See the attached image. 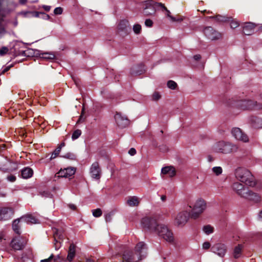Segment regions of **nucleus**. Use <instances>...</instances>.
<instances>
[{"mask_svg":"<svg viewBox=\"0 0 262 262\" xmlns=\"http://www.w3.org/2000/svg\"><path fill=\"white\" fill-rule=\"evenodd\" d=\"M141 224L144 228L155 231L165 241L170 243L173 241L174 237L171 231L165 225L158 224L155 220L147 217H144L141 221Z\"/></svg>","mask_w":262,"mask_h":262,"instance_id":"obj_1","label":"nucleus"},{"mask_svg":"<svg viewBox=\"0 0 262 262\" xmlns=\"http://www.w3.org/2000/svg\"><path fill=\"white\" fill-rule=\"evenodd\" d=\"M238 148L237 145L223 140L216 142L212 146V150L214 151L223 154L235 152L237 151Z\"/></svg>","mask_w":262,"mask_h":262,"instance_id":"obj_2","label":"nucleus"},{"mask_svg":"<svg viewBox=\"0 0 262 262\" xmlns=\"http://www.w3.org/2000/svg\"><path fill=\"white\" fill-rule=\"evenodd\" d=\"M235 176L237 180L250 186L253 187L256 184L253 176L246 168H237L235 171Z\"/></svg>","mask_w":262,"mask_h":262,"instance_id":"obj_3","label":"nucleus"},{"mask_svg":"<svg viewBox=\"0 0 262 262\" xmlns=\"http://www.w3.org/2000/svg\"><path fill=\"white\" fill-rule=\"evenodd\" d=\"M189 207L192 209L191 217L196 219L206 209L207 203L204 199L199 198L195 201L192 207L191 205Z\"/></svg>","mask_w":262,"mask_h":262,"instance_id":"obj_4","label":"nucleus"},{"mask_svg":"<svg viewBox=\"0 0 262 262\" xmlns=\"http://www.w3.org/2000/svg\"><path fill=\"white\" fill-rule=\"evenodd\" d=\"M147 250L146 245L143 242H140L136 245L135 248V253H133V254L136 259L140 260L146 257Z\"/></svg>","mask_w":262,"mask_h":262,"instance_id":"obj_5","label":"nucleus"},{"mask_svg":"<svg viewBox=\"0 0 262 262\" xmlns=\"http://www.w3.org/2000/svg\"><path fill=\"white\" fill-rule=\"evenodd\" d=\"M189 214L187 211H182L178 212L174 219V224L179 227L184 226L188 222Z\"/></svg>","mask_w":262,"mask_h":262,"instance_id":"obj_6","label":"nucleus"},{"mask_svg":"<svg viewBox=\"0 0 262 262\" xmlns=\"http://www.w3.org/2000/svg\"><path fill=\"white\" fill-rule=\"evenodd\" d=\"M234 106L241 110H253L254 101L251 100H240L236 101Z\"/></svg>","mask_w":262,"mask_h":262,"instance_id":"obj_7","label":"nucleus"},{"mask_svg":"<svg viewBox=\"0 0 262 262\" xmlns=\"http://www.w3.org/2000/svg\"><path fill=\"white\" fill-rule=\"evenodd\" d=\"M27 240L23 237H15L13 238L11 242V247L15 250H21L26 246Z\"/></svg>","mask_w":262,"mask_h":262,"instance_id":"obj_8","label":"nucleus"},{"mask_svg":"<svg viewBox=\"0 0 262 262\" xmlns=\"http://www.w3.org/2000/svg\"><path fill=\"white\" fill-rule=\"evenodd\" d=\"M159 3H156L152 1H146L143 4V13L145 15H154L156 12V6Z\"/></svg>","mask_w":262,"mask_h":262,"instance_id":"obj_9","label":"nucleus"},{"mask_svg":"<svg viewBox=\"0 0 262 262\" xmlns=\"http://www.w3.org/2000/svg\"><path fill=\"white\" fill-rule=\"evenodd\" d=\"M203 33L209 39L211 40L219 39L222 37L221 34L211 27H206L203 30Z\"/></svg>","mask_w":262,"mask_h":262,"instance_id":"obj_10","label":"nucleus"},{"mask_svg":"<svg viewBox=\"0 0 262 262\" xmlns=\"http://www.w3.org/2000/svg\"><path fill=\"white\" fill-rule=\"evenodd\" d=\"M90 173L93 179L96 180H99L100 179L101 170L98 162H95L92 164L90 168Z\"/></svg>","mask_w":262,"mask_h":262,"instance_id":"obj_11","label":"nucleus"},{"mask_svg":"<svg viewBox=\"0 0 262 262\" xmlns=\"http://www.w3.org/2000/svg\"><path fill=\"white\" fill-rule=\"evenodd\" d=\"M76 172V168L73 167H70L61 169L58 172L56 173V177L70 178L73 176Z\"/></svg>","mask_w":262,"mask_h":262,"instance_id":"obj_12","label":"nucleus"},{"mask_svg":"<svg viewBox=\"0 0 262 262\" xmlns=\"http://www.w3.org/2000/svg\"><path fill=\"white\" fill-rule=\"evenodd\" d=\"M232 136L237 140L243 142H248L249 138L247 135L245 134L239 128L235 127L232 129Z\"/></svg>","mask_w":262,"mask_h":262,"instance_id":"obj_13","label":"nucleus"},{"mask_svg":"<svg viewBox=\"0 0 262 262\" xmlns=\"http://www.w3.org/2000/svg\"><path fill=\"white\" fill-rule=\"evenodd\" d=\"M243 198L255 203H259L261 200V196L258 194L255 193L248 189L246 192H244V195Z\"/></svg>","mask_w":262,"mask_h":262,"instance_id":"obj_14","label":"nucleus"},{"mask_svg":"<svg viewBox=\"0 0 262 262\" xmlns=\"http://www.w3.org/2000/svg\"><path fill=\"white\" fill-rule=\"evenodd\" d=\"M54 238L55 248L58 250L60 247V241H62L64 238L62 231L56 228L54 229Z\"/></svg>","mask_w":262,"mask_h":262,"instance_id":"obj_15","label":"nucleus"},{"mask_svg":"<svg viewBox=\"0 0 262 262\" xmlns=\"http://www.w3.org/2000/svg\"><path fill=\"white\" fill-rule=\"evenodd\" d=\"M114 117L117 124L120 127H125L129 124V121L127 118L120 113H117Z\"/></svg>","mask_w":262,"mask_h":262,"instance_id":"obj_16","label":"nucleus"},{"mask_svg":"<svg viewBox=\"0 0 262 262\" xmlns=\"http://www.w3.org/2000/svg\"><path fill=\"white\" fill-rule=\"evenodd\" d=\"M13 211L10 208H0V221L7 220L11 219L13 215Z\"/></svg>","mask_w":262,"mask_h":262,"instance_id":"obj_17","label":"nucleus"},{"mask_svg":"<svg viewBox=\"0 0 262 262\" xmlns=\"http://www.w3.org/2000/svg\"><path fill=\"white\" fill-rule=\"evenodd\" d=\"M211 251L220 256L223 257L226 252V248L224 244H216L211 247Z\"/></svg>","mask_w":262,"mask_h":262,"instance_id":"obj_18","label":"nucleus"},{"mask_svg":"<svg viewBox=\"0 0 262 262\" xmlns=\"http://www.w3.org/2000/svg\"><path fill=\"white\" fill-rule=\"evenodd\" d=\"M232 188L236 193L241 197L243 198L244 192H246L248 189L243 184L239 182H235L232 185Z\"/></svg>","mask_w":262,"mask_h":262,"instance_id":"obj_19","label":"nucleus"},{"mask_svg":"<svg viewBox=\"0 0 262 262\" xmlns=\"http://www.w3.org/2000/svg\"><path fill=\"white\" fill-rule=\"evenodd\" d=\"M249 123L255 128H262V118L251 116L249 118Z\"/></svg>","mask_w":262,"mask_h":262,"instance_id":"obj_20","label":"nucleus"},{"mask_svg":"<svg viewBox=\"0 0 262 262\" xmlns=\"http://www.w3.org/2000/svg\"><path fill=\"white\" fill-rule=\"evenodd\" d=\"M255 25L254 24L249 22L244 24L243 32L245 35H250L254 32Z\"/></svg>","mask_w":262,"mask_h":262,"instance_id":"obj_21","label":"nucleus"},{"mask_svg":"<svg viewBox=\"0 0 262 262\" xmlns=\"http://www.w3.org/2000/svg\"><path fill=\"white\" fill-rule=\"evenodd\" d=\"M123 262H137L138 260L133 254V252H125L123 255Z\"/></svg>","mask_w":262,"mask_h":262,"instance_id":"obj_22","label":"nucleus"},{"mask_svg":"<svg viewBox=\"0 0 262 262\" xmlns=\"http://www.w3.org/2000/svg\"><path fill=\"white\" fill-rule=\"evenodd\" d=\"M161 173L168 174L169 177L172 178L176 175V169L174 167L172 166H165L162 168Z\"/></svg>","mask_w":262,"mask_h":262,"instance_id":"obj_23","label":"nucleus"},{"mask_svg":"<svg viewBox=\"0 0 262 262\" xmlns=\"http://www.w3.org/2000/svg\"><path fill=\"white\" fill-rule=\"evenodd\" d=\"M21 223L35 224L37 219L31 214H27L20 217Z\"/></svg>","mask_w":262,"mask_h":262,"instance_id":"obj_24","label":"nucleus"},{"mask_svg":"<svg viewBox=\"0 0 262 262\" xmlns=\"http://www.w3.org/2000/svg\"><path fill=\"white\" fill-rule=\"evenodd\" d=\"M139 203L140 199L136 196H130L127 201V204L130 207L137 206Z\"/></svg>","mask_w":262,"mask_h":262,"instance_id":"obj_25","label":"nucleus"},{"mask_svg":"<svg viewBox=\"0 0 262 262\" xmlns=\"http://www.w3.org/2000/svg\"><path fill=\"white\" fill-rule=\"evenodd\" d=\"M21 223L20 218L14 220L12 224V228L13 231L17 234H20V226L22 225Z\"/></svg>","mask_w":262,"mask_h":262,"instance_id":"obj_26","label":"nucleus"},{"mask_svg":"<svg viewBox=\"0 0 262 262\" xmlns=\"http://www.w3.org/2000/svg\"><path fill=\"white\" fill-rule=\"evenodd\" d=\"M144 71V67L142 66H136L132 68L131 70L132 75H141Z\"/></svg>","mask_w":262,"mask_h":262,"instance_id":"obj_27","label":"nucleus"},{"mask_svg":"<svg viewBox=\"0 0 262 262\" xmlns=\"http://www.w3.org/2000/svg\"><path fill=\"white\" fill-rule=\"evenodd\" d=\"M33 173V170L29 167L25 168L21 170V176L24 179L31 178Z\"/></svg>","mask_w":262,"mask_h":262,"instance_id":"obj_28","label":"nucleus"},{"mask_svg":"<svg viewBox=\"0 0 262 262\" xmlns=\"http://www.w3.org/2000/svg\"><path fill=\"white\" fill-rule=\"evenodd\" d=\"M75 246L74 244H71L69 247L67 259L71 261L75 255Z\"/></svg>","mask_w":262,"mask_h":262,"instance_id":"obj_29","label":"nucleus"},{"mask_svg":"<svg viewBox=\"0 0 262 262\" xmlns=\"http://www.w3.org/2000/svg\"><path fill=\"white\" fill-rule=\"evenodd\" d=\"M65 146V143L64 142L61 143L59 144L58 147L55 149V150L52 153L51 156L50 157V160L54 159L56 158L59 154L61 148Z\"/></svg>","mask_w":262,"mask_h":262,"instance_id":"obj_30","label":"nucleus"},{"mask_svg":"<svg viewBox=\"0 0 262 262\" xmlns=\"http://www.w3.org/2000/svg\"><path fill=\"white\" fill-rule=\"evenodd\" d=\"M39 56L47 60L53 59L55 57V55L51 52H41L39 54Z\"/></svg>","mask_w":262,"mask_h":262,"instance_id":"obj_31","label":"nucleus"},{"mask_svg":"<svg viewBox=\"0 0 262 262\" xmlns=\"http://www.w3.org/2000/svg\"><path fill=\"white\" fill-rule=\"evenodd\" d=\"M128 26V21L126 20H122L118 25V29L120 31H125Z\"/></svg>","mask_w":262,"mask_h":262,"instance_id":"obj_32","label":"nucleus"},{"mask_svg":"<svg viewBox=\"0 0 262 262\" xmlns=\"http://www.w3.org/2000/svg\"><path fill=\"white\" fill-rule=\"evenodd\" d=\"M242 247L241 245H238L237 246L235 247L234 250V257L235 258H238L241 254Z\"/></svg>","mask_w":262,"mask_h":262,"instance_id":"obj_33","label":"nucleus"},{"mask_svg":"<svg viewBox=\"0 0 262 262\" xmlns=\"http://www.w3.org/2000/svg\"><path fill=\"white\" fill-rule=\"evenodd\" d=\"M212 18H215V19L219 22H224L227 20V17L225 16L221 15H216L215 17L212 16Z\"/></svg>","mask_w":262,"mask_h":262,"instance_id":"obj_34","label":"nucleus"},{"mask_svg":"<svg viewBox=\"0 0 262 262\" xmlns=\"http://www.w3.org/2000/svg\"><path fill=\"white\" fill-rule=\"evenodd\" d=\"M213 172L215 174L216 176H219L221 174L222 172V168L220 166H215L212 168Z\"/></svg>","mask_w":262,"mask_h":262,"instance_id":"obj_35","label":"nucleus"},{"mask_svg":"<svg viewBox=\"0 0 262 262\" xmlns=\"http://www.w3.org/2000/svg\"><path fill=\"white\" fill-rule=\"evenodd\" d=\"M203 231L206 234H209L213 232V228L210 225H207L204 227Z\"/></svg>","mask_w":262,"mask_h":262,"instance_id":"obj_36","label":"nucleus"},{"mask_svg":"<svg viewBox=\"0 0 262 262\" xmlns=\"http://www.w3.org/2000/svg\"><path fill=\"white\" fill-rule=\"evenodd\" d=\"M167 85L168 88L171 90H175L177 86V84L174 81L169 80L167 82Z\"/></svg>","mask_w":262,"mask_h":262,"instance_id":"obj_37","label":"nucleus"},{"mask_svg":"<svg viewBox=\"0 0 262 262\" xmlns=\"http://www.w3.org/2000/svg\"><path fill=\"white\" fill-rule=\"evenodd\" d=\"M81 134V131L80 129L75 130L72 136V138L73 140L77 139L79 137Z\"/></svg>","mask_w":262,"mask_h":262,"instance_id":"obj_38","label":"nucleus"},{"mask_svg":"<svg viewBox=\"0 0 262 262\" xmlns=\"http://www.w3.org/2000/svg\"><path fill=\"white\" fill-rule=\"evenodd\" d=\"M161 98V95L160 93L158 92H155L152 96H151V99L153 101H158L159 99H160Z\"/></svg>","mask_w":262,"mask_h":262,"instance_id":"obj_39","label":"nucleus"},{"mask_svg":"<svg viewBox=\"0 0 262 262\" xmlns=\"http://www.w3.org/2000/svg\"><path fill=\"white\" fill-rule=\"evenodd\" d=\"M92 213L93 215L96 217H100L102 215V211L99 208L93 210Z\"/></svg>","mask_w":262,"mask_h":262,"instance_id":"obj_40","label":"nucleus"},{"mask_svg":"<svg viewBox=\"0 0 262 262\" xmlns=\"http://www.w3.org/2000/svg\"><path fill=\"white\" fill-rule=\"evenodd\" d=\"M158 6H160L164 10L166 11V15L169 18H170V20L171 19V17H173L171 15V13L169 11V10H168L166 7H165L161 3H160V4H158Z\"/></svg>","mask_w":262,"mask_h":262,"instance_id":"obj_41","label":"nucleus"},{"mask_svg":"<svg viewBox=\"0 0 262 262\" xmlns=\"http://www.w3.org/2000/svg\"><path fill=\"white\" fill-rule=\"evenodd\" d=\"M141 30V26L139 24H136L133 26V31L136 34H139Z\"/></svg>","mask_w":262,"mask_h":262,"instance_id":"obj_42","label":"nucleus"},{"mask_svg":"<svg viewBox=\"0 0 262 262\" xmlns=\"http://www.w3.org/2000/svg\"><path fill=\"white\" fill-rule=\"evenodd\" d=\"M239 24L238 21L235 19H232L230 22V27L232 29H235L238 27Z\"/></svg>","mask_w":262,"mask_h":262,"instance_id":"obj_43","label":"nucleus"},{"mask_svg":"<svg viewBox=\"0 0 262 262\" xmlns=\"http://www.w3.org/2000/svg\"><path fill=\"white\" fill-rule=\"evenodd\" d=\"M62 157L64 158H67V159H71V160H75L76 159V156L74 154L71 153V152L67 153L65 155L63 156Z\"/></svg>","mask_w":262,"mask_h":262,"instance_id":"obj_44","label":"nucleus"},{"mask_svg":"<svg viewBox=\"0 0 262 262\" xmlns=\"http://www.w3.org/2000/svg\"><path fill=\"white\" fill-rule=\"evenodd\" d=\"M184 19V17L182 16H178L177 17H171V20L173 22L177 21V22H181L183 21Z\"/></svg>","mask_w":262,"mask_h":262,"instance_id":"obj_45","label":"nucleus"},{"mask_svg":"<svg viewBox=\"0 0 262 262\" xmlns=\"http://www.w3.org/2000/svg\"><path fill=\"white\" fill-rule=\"evenodd\" d=\"M253 110H262V104L257 103L256 102L254 101V106Z\"/></svg>","mask_w":262,"mask_h":262,"instance_id":"obj_46","label":"nucleus"},{"mask_svg":"<svg viewBox=\"0 0 262 262\" xmlns=\"http://www.w3.org/2000/svg\"><path fill=\"white\" fill-rule=\"evenodd\" d=\"M63 12V9L61 7H57L54 10V13L55 15L61 14Z\"/></svg>","mask_w":262,"mask_h":262,"instance_id":"obj_47","label":"nucleus"},{"mask_svg":"<svg viewBox=\"0 0 262 262\" xmlns=\"http://www.w3.org/2000/svg\"><path fill=\"white\" fill-rule=\"evenodd\" d=\"M153 22L150 19H147L145 21V25L147 27H151L152 26Z\"/></svg>","mask_w":262,"mask_h":262,"instance_id":"obj_48","label":"nucleus"},{"mask_svg":"<svg viewBox=\"0 0 262 262\" xmlns=\"http://www.w3.org/2000/svg\"><path fill=\"white\" fill-rule=\"evenodd\" d=\"M54 257V255L51 254L50 256L46 259H42L40 261V262H51V261L53 260Z\"/></svg>","mask_w":262,"mask_h":262,"instance_id":"obj_49","label":"nucleus"},{"mask_svg":"<svg viewBox=\"0 0 262 262\" xmlns=\"http://www.w3.org/2000/svg\"><path fill=\"white\" fill-rule=\"evenodd\" d=\"M44 19H50V17L48 14H47L43 12L41 13V17Z\"/></svg>","mask_w":262,"mask_h":262,"instance_id":"obj_50","label":"nucleus"},{"mask_svg":"<svg viewBox=\"0 0 262 262\" xmlns=\"http://www.w3.org/2000/svg\"><path fill=\"white\" fill-rule=\"evenodd\" d=\"M7 180L11 182H14L16 180V177L14 176L11 175L7 177Z\"/></svg>","mask_w":262,"mask_h":262,"instance_id":"obj_51","label":"nucleus"},{"mask_svg":"<svg viewBox=\"0 0 262 262\" xmlns=\"http://www.w3.org/2000/svg\"><path fill=\"white\" fill-rule=\"evenodd\" d=\"M210 244L209 242H205L203 244V248L204 249H208L210 248Z\"/></svg>","mask_w":262,"mask_h":262,"instance_id":"obj_52","label":"nucleus"},{"mask_svg":"<svg viewBox=\"0 0 262 262\" xmlns=\"http://www.w3.org/2000/svg\"><path fill=\"white\" fill-rule=\"evenodd\" d=\"M136 150L135 148H130L128 151V154L130 155L131 156H134L136 154Z\"/></svg>","mask_w":262,"mask_h":262,"instance_id":"obj_53","label":"nucleus"},{"mask_svg":"<svg viewBox=\"0 0 262 262\" xmlns=\"http://www.w3.org/2000/svg\"><path fill=\"white\" fill-rule=\"evenodd\" d=\"M8 49L6 47H3L2 48V49L0 50V54L3 55L5 53H6L8 51Z\"/></svg>","mask_w":262,"mask_h":262,"instance_id":"obj_54","label":"nucleus"},{"mask_svg":"<svg viewBox=\"0 0 262 262\" xmlns=\"http://www.w3.org/2000/svg\"><path fill=\"white\" fill-rule=\"evenodd\" d=\"M42 8L46 11H49L51 9V6H50L43 5Z\"/></svg>","mask_w":262,"mask_h":262,"instance_id":"obj_55","label":"nucleus"},{"mask_svg":"<svg viewBox=\"0 0 262 262\" xmlns=\"http://www.w3.org/2000/svg\"><path fill=\"white\" fill-rule=\"evenodd\" d=\"M105 220L106 222H110L111 220V214H107L105 216Z\"/></svg>","mask_w":262,"mask_h":262,"instance_id":"obj_56","label":"nucleus"},{"mask_svg":"<svg viewBox=\"0 0 262 262\" xmlns=\"http://www.w3.org/2000/svg\"><path fill=\"white\" fill-rule=\"evenodd\" d=\"M60 259V256H59V255H57L56 256H54L53 259H54V262H58V260Z\"/></svg>","mask_w":262,"mask_h":262,"instance_id":"obj_57","label":"nucleus"},{"mask_svg":"<svg viewBox=\"0 0 262 262\" xmlns=\"http://www.w3.org/2000/svg\"><path fill=\"white\" fill-rule=\"evenodd\" d=\"M41 13L39 12H35L34 13V16L36 17H41Z\"/></svg>","mask_w":262,"mask_h":262,"instance_id":"obj_58","label":"nucleus"},{"mask_svg":"<svg viewBox=\"0 0 262 262\" xmlns=\"http://www.w3.org/2000/svg\"><path fill=\"white\" fill-rule=\"evenodd\" d=\"M193 58L195 60H199L201 58V56L199 54L195 55L193 56Z\"/></svg>","mask_w":262,"mask_h":262,"instance_id":"obj_59","label":"nucleus"},{"mask_svg":"<svg viewBox=\"0 0 262 262\" xmlns=\"http://www.w3.org/2000/svg\"><path fill=\"white\" fill-rule=\"evenodd\" d=\"M69 207L70 208H71L73 210H75L76 209V206L75 205H74V204H69Z\"/></svg>","mask_w":262,"mask_h":262,"instance_id":"obj_60","label":"nucleus"},{"mask_svg":"<svg viewBox=\"0 0 262 262\" xmlns=\"http://www.w3.org/2000/svg\"><path fill=\"white\" fill-rule=\"evenodd\" d=\"M258 219L260 221H262V210L260 211L258 215Z\"/></svg>","mask_w":262,"mask_h":262,"instance_id":"obj_61","label":"nucleus"},{"mask_svg":"<svg viewBox=\"0 0 262 262\" xmlns=\"http://www.w3.org/2000/svg\"><path fill=\"white\" fill-rule=\"evenodd\" d=\"M86 262H96V260L94 259L88 258L86 259Z\"/></svg>","mask_w":262,"mask_h":262,"instance_id":"obj_62","label":"nucleus"},{"mask_svg":"<svg viewBox=\"0 0 262 262\" xmlns=\"http://www.w3.org/2000/svg\"><path fill=\"white\" fill-rule=\"evenodd\" d=\"M4 234L3 232L0 233V240H2L4 238Z\"/></svg>","mask_w":262,"mask_h":262,"instance_id":"obj_63","label":"nucleus"},{"mask_svg":"<svg viewBox=\"0 0 262 262\" xmlns=\"http://www.w3.org/2000/svg\"><path fill=\"white\" fill-rule=\"evenodd\" d=\"M19 2L21 4H25L27 2V0H19Z\"/></svg>","mask_w":262,"mask_h":262,"instance_id":"obj_64","label":"nucleus"}]
</instances>
